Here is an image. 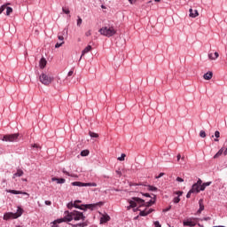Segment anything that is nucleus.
<instances>
[{
	"mask_svg": "<svg viewBox=\"0 0 227 227\" xmlns=\"http://www.w3.org/2000/svg\"><path fill=\"white\" fill-rule=\"evenodd\" d=\"M64 217L55 220L51 225V227H58L57 224H61V223H70L72 221H86V216L81 211L74 210V211H65Z\"/></svg>",
	"mask_w": 227,
	"mask_h": 227,
	"instance_id": "f257e3e1",
	"label": "nucleus"
},
{
	"mask_svg": "<svg viewBox=\"0 0 227 227\" xmlns=\"http://www.w3.org/2000/svg\"><path fill=\"white\" fill-rule=\"evenodd\" d=\"M129 205L127 206V210H130V208H136V207H146L149 208V207H152L153 203H155V200H151L148 202H145V200L139 198V197H133L131 200H129Z\"/></svg>",
	"mask_w": 227,
	"mask_h": 227,
	"instance_id": "f03ea898",
	"label": "nucleus"
},
{
	"mask_svg": "<svg viewBox=\"0 0 227 227\" xmlns=\"http://www.w3.org/2000/svg\"><path fill=\"white\" fill-rule=\"evenodd\" d=\"M98 33L103 36L111 38V36H114V35H116V29H114V27H103L98 30Z\"/></svg>",
	"mask_w": 227,
	"mask_h": 227,
	"instance_id": "7ed1b4c3",
	"label": "nucleus"
},
{
	"mask_svg": "<svg viewBox=\"0 0 227 227\" xmlns=\"http://www.w3.org/2000/svg\"><path fill=\"white\" fill-rule=\"evenodd\" d=\"M39 81L44 86H49L54 81V76L48 74L47 73H42L39 76Z\"/></svg>",
	"mask_w": 227,
	"mask_h": 227,
	"instance_id": "20e7f679",
	"label": "nucleus"
},
{
	"mask_svg": "<svg viewBox=\"0 0 227 227\" xmlns=\"http://www.w3.org/2000/svg\"><path fill=\"white\" fill-rule=\"evenodd\" d=\"M23 212H24V210L20 207H18L16 213H12V212L5 213L4 215V221H8L10 219H19V217H20V215H22Z\"/></svg>",
	"mask_w": 227,
	"mask_h": 227,
	"instance_id": "39448f33",
	"label": "nucleus"
},
{
	"mask_svg": "<svg viewBox=\"0 0 227 227\" xmlns=\"http://www.w3.org/2000/svg\"><path fill=\"white\" fill-rule=\"evenodd\" d=\"M19 133H14L11 135H1L0 139L1 141H5V143H17L19 141Z\"/></svg>",
	"mask_w": 227,
	"mask_h": 227,
	"instance_id": "423d86ee",
	"label": "nucleus"
},
{
	"mask_svg": "<svg viewBox=\"0 0 227 227\" xmlns=\"http://www.w3.org/2000/svg\"><path fill=\"white\" fill-rule=\"evenodd\" d=\"M200 185H201V179H198L197 183L192 186V189L186 194V198H191V195L194 193L198 194L200 192Z\"/></svg>",
	"mask_w": 227,
	"mask_h": 227,
	"instance_id": "0eeeda50",
	"label": "nucleus"
},
{
	"mask_svg": "<svg viewBox=\"0 0 227 227\" xmlns=\"http://www.w3.org/2000/svg\"><path fill=\"white\" fill-rule=\"evenodd\" d=\"M73 187H97V183H82V182H73L71 183Z\"/></svg>",
	"mask_w": 227,
	"mask_h": 227,
	"instance_id": "6e6552de",
	"label": "nucleus"
},
{
	"mask_svg": "<svg viewBox=\"0 0 227 227\" xmlns=\"http://www.w3.org/2000/svg\"><path fill=\"white\" fill-rule=\"evenodd\" d=\"M139 210V215L141 217H146V215L152 214L153 212V208L145 207L144 210L139 209V207L134 209V212Z\"/></svg>",
	"mask_w": 227,
	"mask_h": 227,
	"instance_id": "1a4fd4ad",
	"label": "nucleus"
},
{
	"mask_svg": "<svg viewBox=\"0 0 227 227\" xmlns=\"http://www.w3.org/2000/svg\"><path fill=\"white\" fill-rule=\"evenodd\" d=\"M209 185H212V182L203 183V181H201L200 185H199V192L200 191H205V189H207V187H208Z\"/></svg>",
	"mask_w": 227,
	"mask_h": 227,
	"instance_id": "9d476101",
	"label": "nucleus"
},
{
	"mask_svg": "<svg viewBox=\"0 0 227 227\" xmlns=\"http://www.w3.org/2000/svg\"><path fill=\"white\" fill-rule=\"evenodd\" d=\"M108 221H111V216L109 215H103L100 218V224L108 223Z\"/></svg>",
	"mask_w": 227,
	"mask_h": 227,
	"instance_id": "9b49d317",
	"label": "nucleus"
},
{
	"mask_svg": "<svg viewBox=\"0 0 227 227\" xmlns=\"http://www.w3.org/2000/svg\"><path fill=\"white\" fill-rule=\"evenodd\" d=\"M68 35V28H65L63 31H62V33H61V35H58V39L60 41V42H63L64 40H65V37H63V35Z\"/></svg>",
	"mask_w": 227,
	"mask_h": 227,
	"instance_id": "f8f14e48",
	"label": "nucleus"
},
{
	"mask_svg": "<svg viewBox=\"0 0 227 227\" xmlns=\"http://www.w3.org/2000/svg\"><path fill=\"white\" fill-rule=\"evenodd\" d=\"M91 49V45H88L86 48H84V50L82 51V55L80 57L79 61H81L82 59V56H84V54H88V52H90Z\"/></svg>",
	"mask_w": 227,
	"mask_h": 227,
	"instance_id": "ddd939ff",
	"label": "nucleus"
},
{
	"mask_svg": "<svg viewBox=\"0 0 227 227\" xmlns=\"http://www.w3.org/2000/svg\"><path fill=\"white\" fill-rule=\"evenodd\" d=\"M39 67L43 70L45 67H47V59L45 58H42L39 61Z\"/></svg>",
	"mask_w": 227,
	"mask_h": 227,
	"instance_id": "4468645a",
	"label": "nucleus"
},
{
	"mask_svg": "<svg viewBox=\"0 0 227 227\" xmlns=\"http://www.w3.org/2000/svg\"><path fill=\"white\" fill-rule=\"evenodd\" d=\"M189 12H190V17H192V19H196V17L200 15V13H198V10L190 9Z\"/></svg>",
	"mask_w": 227,
	"mask_h": 227,
	"instance_id": "2eb2a0df",
	"label": "nucleus"
},
{
	"mask_svg": "<svg viewBox=\"0 0 227 227\" xmlns=\"http://www.w3.org/2000/svg\"><path fill=\"white\" fill-rule=\"evenodd\" d=\"M98 204H84L82 205L83 210H86V208H89V210H93L95 207H97Z\"/></svg>",
	"mask_w": 227,
	"mask_h": 227,
	"instance_id": "dca6fc26",
	"label": "nucleus"
},
{
	"mask_svg": "<svg viewBox=\"0 0 227 227\" xmlns=\"http://www.w3.org/2000/svg\"><path fill=\"white\" fill-rule=\"evenodd\" d=\"M219 58V53L215 51V53H208V59L212 60H215Z\"/></svg>",
	"mask_w": 227,
	"mask_h": 227,
	"instance_id": "f3484780",
	"label": "nucleus"
},
{
	"mask_svg": "<svg viewBox=\"0 0 227 227\" xmlns=\"http://www.w3.org/2000/svg\"><path fill=\"white\" fill-rule=\"evenodd\" d=\"M51 182H56L57 184H65V182H67V180L65 178L52 177Z\"/></svg>",
	"mask_w": 227,
	"mask_h": 227,
	"instance_id": "a211bd4d",
	"label": "nucleus"
},
{
	"mask_svg": "<svg viewBox=\"0 0 227 227\" xmlns=\"http://www.w3.org/2000/svg\"><path fill=\"white\" fill-rule=\"evenodd\" d=\"M214 74L212 72H207L206 74H204L203 77L206 81H210V79H212Z\"/></svg>",
	"mask_w": 227,
	"mask_h": 227,
	"instance_id": "6ab92c4d",
	"label": "nucleus"
},
{
	"mask_svg": "<svg viewBox=\"0 0 227 227\" xmlns=\"http://www.w3.org/2000/svg\"><path fill=\"white\" fill-rule=\"evenodd\" d=\"M199 205H200V208L198 210L199 214H201V212H203V210H205V206L203 205V200H199Z\"/></svg>",
	"mask_w": 227,
	"mask_h": 227,
	"instance_id": "aec40b11",
	"label": "nucleus"
},
{
	"mask_svg": "<svg viewBox=\"0 0 227 227\" xmlns=\"http://www.w3.org/2000/svg\"><path fill=\"white\" fill-rule=\"evenodd\" d=\"M22 175H24V171H22L21 169H18L17 172L13 174L12 178L22 176Z\"/></svg>",
	"mask_w": 227,
	"mask_h": 227,
	"instance_id": "412c9836",
	"label": "nucleus"
},
{
	"mask_svg": "<svg viewBox=\"0 0 227 227\" xmlns=\"http://www.w3.org/2000/svg\"><path fill=\"white\" fill-rule=\"evenodd\" d=\"M71 226L72 227H86V226H88V222H82V223H76V224L71 223Z\"/></svg>",
	"mask_w": 227,
	"mask_h": 227,
	"instance_id": "4be33fe9",
	"label": "nucleus"
},
{
	"mask_svg": "<svg viewBox=\"0 0 227 227\" xmlns=\"http://www.w3.org/2000/svg\"><path fill=\"white\" fill-rule=\"evenodd\" d=\"M224 153V148H221L214 156V159H218V157H221Z\"/></svg>",
	"mask_w": 227,
	"mask_h": 227,
	"instance_id": "5701e85b",
	"label": "nucleus"
},
{
	"mask_svg": "<svg viewBox=\"0 0 227 227\" xmlns=\"http://www.w3.org/2000/svg\"><path fill=\"white\" fill-rule=\"evenodd\" d=\"M82 24V19L80 18V16H77V20H76V26L78 27H81V25Z\"/></svg>",
	"mask_w": 227,
	"mask_h": 227,
	"instance_id": "b1692460",
	"label": "nucleus"
},
{
	"mask_svg": "<svg viewBox=\"0 0 227 227\" xmlns=\"http://www.w3.org/2000/svg\"><path fill=\"white\" fill-rule=\"evenodd\" d=\"M81 155H82V157H88V155H90V151L83 150L81 152Z\"/></svg>",
	"mask_w": 227,
	"mask_h": 227,
	"instance_id": "393cba45",
	"label": "nucleus"
},
{
	"mask_svg": "<svg viewBox=\"0 0 227 227\" xmlns=\"http://www.w3.org/2000/svg\"><path fill=\"white\" fill-rule=\"evenodd\" d=\"M7 192H10L11 194H22V192L16 190H8Z\"/></svg>",
	"mask_w": 227,
	"mask_h": 227,
	"instance_id": "a878e982",
	"label": "nucleus"
},
{
	"mask_svg": "<svg viewBox=\"0 0 227 227\" xmlns=\"http://www.w3.org/2000/svg\"><path fill=\"white\" fill-rule=\"evenodd\" d=\"M73 207H74V208H79V210H84V207H82V206L77 205V201H74L73 203Z\"/></svg>",
	"mask_w": 227,
	"mask_h": 227,
	"instance_id": "bb28decb",
	"label": "nucleus"
},
{
	"mask_svg": "<svg viewBox=\"0 0 227 227\" xmlns=\"http://www.w3.org/2000/svg\"><path fill=\"white\" fill-rule=\"evenodd\" d=\"M11 13H13V9L12 7L6 8V15H10Z\"/></svg>",
	"mask_w": 227,
	"mask_h": 227,
	"instance_id": "cd10ccee",
	"label": "nucleus"
},
{
	"mask_svg": "<svg viewBox=\"0 0 227 227\" xmlns=\"http://www.w3.org/2000/svg\"><path fill=\"white\" fill-rule=\"evenodd\" d=\"M8 4H4L0 7V15H1V13H3L4 12V10L6 9V6H8Z\"/></svg>",
	"mask_w": 227,
	"mask_h": 227,
	"instance_id": "c85d7f7f",
	"label": "nucleus"
},
{
	"mask_svg": "<svg viewBox=\"0 0 227 227\" xmlns=\"http://www.w3.org/2000/svg\"><path fill=\"white\" fill-rule=\"evenodd\" d=\"M125 157H127V155H126L125 153H122V154L121 155V157H118V158H117V160L123 161V160H125Z\"/></svg>",
	"mask_w": 227,
	"mask_h": 227,
	"instance_id": "c756f323",
	"label": "nucleus"
},
{
	"mask_svg": "<svg viewBox=\"0 0 227 227\" xmlns=\"http://www.w3.org/2000/svg\"><path fill=\"white\" fill-rule=\"evenodd\" d=\"M62 173H64V175H67V176H72V177L75 176L74 174H70L68 171L65 169L62 170Z\"/></svg>",
	"mask_w": 227,
	"mask_h": 227,
	"instance_id": "7c9ffc66",
	"label": "nucleus"
},
{
	"mask_svg": "<svg viewBox=\"0 0 227 227\" xmlns=\"http://www.w3.org/2000/svg\"><path fill=\"white\" fill-rule=\"evenodd\" d=\"M89 136H90L91 137H98V134L92 131L89 132Z\"/></svg>",
	"mask_w": 227,
	"mask_h": 227,
	"instance_id": "2f4dec72",
	"label": "nucleus"
},
{
	"mask_svg": "<svg viewBox=\"0 0 227 227\" xmlns=\"http://www.w3.org/2000/svg\"><path fill=\"white\" fill-rule=\"evenodd\" d=\"M63 43H65V42L57 43L55 44V49H59V47H61V45H63Z\"/></svg>",
	"mask_w": 227,
	"mask_h": 227,
	"instance_id": "473e14b6",
	"label": "nucleus"
},
{
	"mask_svg": "<svg viewBox=\"0 0 227 227\" xmlns=\"http://www.w3.org/2000/svg\"><path fill=\"white\" fill-rule=\"evenodd\" d=\"M200 137H207V133H205L204 130H201V131L200 132Z\"/></svg>",
	"mask_w": 227,
	"mask_h": 227,
	"instance_id": "72a5a7b5",
	"label": "nucleus"
},
{
	"mask_svg": "<svg viewBox=\"0 0 227 227\" xmlns=\"http://www.w3.org/2000/svg\"><path fill=\"white\" fill-rule=\"evenodd\" d=\"M148 189H149V191H153V192L157 191V187H154V186H152V185H149Z\"/></svg>",
	"mask_w": 227,
	"mask_h": 227,
	"instance_id": "f704fd0d",
	"label": "nucleus"
},
{
	"mask_svg": "<svg viewBox=\"0 0 227 227\" xmlns=\"http://www.w3.org/2000/svg\"><path fill=\"white\" fill-rule=\"evenodd\" d=\"M62 12H63L64 13H66L67 15H68V13H70V10L66 9V8H62Z\"/></svg>",
	"mask_w": 227,
	"mask_h": 227,
	"instance_id": "c9c22d12",
	"label": "nucleus"
},
{
	"mask_svg": "<svg viewBox=\"0 0 227 227\" xmlns=\"http://www.w3.org/2000/svg\"><path fill=\"white\" fill-rule=\"evenodd\" d=\"M67 208H69L70 210H72V208H74V203L70 202L67 204Z\"/></svg>",
	"mask_w": 227,
	"mask_h": 227,
	"instance_id": "e433bc0d",
	"label": "nucleus"
},
{
	"mask_svg": "<svg viewBox=\"0 0 227 227\" xmlns=\"http://www.w3.org/2000/svg\"><path fill=\"white\" fill-rule=\"evenodd\" d=\"M215 137L219 138L221 137V133L219 131L215 132Z\"/></svg>",
	"mask_w": 227,
	"mask_h": 227,
	"instance_id": "4c0bfd02",
	"label": "nucleus"
},
{
	"mask_svg": "<svg viewBox=\"0 0 227 227\" xmlns=\"http://www.w3.org/2000/svg\"><path fill=\"white\" fill-rule=\"evenodd\" d=\"M174 203H180V197H175Z\"/></svg>",
	"mask_w": 227,
	"mask_h": 227,
	"instance_id": "58836bf2",
	"label": "nucleus"
},
{
	"mask_svg": "<svg viewBox=\"0 0 227 227\" xmlns=\"http://www.w3.org/2000/svg\"><path fill=\"white\" fill-rule=\"evenodd\" d=\"M20 194H23L24 196H27V198H29V193L26 192H21V193Z\"/></svg>",
	"mask_w": 227,
	"mask_h": 227,
	"instance_id": "ea45409f",
	"label": "nucleus"
},
{
	"mask_svg": "<svg viewBox=\"0 0 227 227\" xmlns=\"http://www.w3.org/2000/svg\"><path fill=\"white\" fill-rule=\"evenodd\" d=\"M154 226L155 227H161L160 223H159V221L154 222Z\"/></svg>",
	"mask_w": 227,
	"mask_h": 227,
	"instance_id": "a19ab883",
	"label": "nucleus"
},
{
	"mask_svg": "<svg viewBox=\"0 0 227 227\" xmlns=\"http://www.w3.org/2000/svg\"><path fill=\"white\" fill-rule=\"evenodd\" d=\"M86 36H91V30H89L85 33Z\"/></svg>",
	"mask_w": 227,
	"mask_h": 227,
	"instance_id": "79ce46f5",
	"label": "nucleus"
},
{
	"mask_svg": "<svg viewBox=\"0 0 227 227\" xmlns=\"http://www.w3.org/2000/svg\"><path fill=\"white\" fill-rule=\"evenodd\" d=\"M176 182L182 183V182H184V178H182V177H176Z\"/></svg>",
	"mask_w": 227,
	"mask_h": 227,
	"instance_id": "37998d69",
	"label": "nucleus"
},
{
	"mask_svg": "<svg viewBox=\"0 0 227 227\" xmlns=\"http://www.w3.org/2000/svg\"><path fill=\"white\" fill-rule=\"evenodd\" d=\"M176 194L177 196H182V194H184V192L178 191V192H176Z\"/></svg>",
	"mask_w": 227,
	"mask_h": 227,
	"instance_id": "c03bdc74",
	"label": "nucleus"
},
{
	"mask_svg": "<svg viewBox=\"0 0 227 227\" xmlns=\"http://www.w3.org/2000/svg\"><path fill=\"white\" fill-rule=\"evenodd\" d=\"M169 210H171V206H169L168 207L163 209V212H169Z\"/></svg>",
	"mask_w": 227,
	"mask_h": 227,
	"instance_id": "a18cd8bd",
	"label": "nucleus"
},
{
	"mask_svg": "<svg viewBox=\"0 0 227 227\" xmlns=\"http://www.w3.org/2000/svg\"><path fill=\"white\" fill-rule=\"evenodd\" d=\"M67 75L68 77H71V75H74V71L73 70L69 71Z\"/></svg>",
	"mask_w": 227,
	"mask_h": 227,
	"instance_id": "49530a36",
	"label": "nucleus"
},
{
	"mask_svg": "<svg viewBox=\"0 0 227 227\" xmlns=\"http://www.w3.org/2000/svg\"><path fill=\"white\" fill-rule=\"evenodd\" d=\"M164 175V173H160L159 176H156V178H162V176Z\"/></svg>",
	"mask_w": 227,
	"mask_h": 227,
	"instance_id": "de8ad7c7",
	"label": "nucleus"
},
{
	"mask_svg": "<svg viewBox=\"0 0 227 227\" xmlns=\"http://www.w3.org/2000/svg\"><path fill=\"white\" fill-rule=\"evenodd\" d=\"M44 203H45V205H48V206H49V205H52V202H51L50 200H45Z\"/></svg>",
	"mask_w": 227,
	"mask_h": 227,
	"instance_id": "09e8293b",
	"label": "nucleus"
},
{
	"mask_svg": "<svg viewBox=\"0 0 227 227\" xmlns=\"http://www.w3.org/2000/svg\"><path fill=\"white\" fill-rule=\"evenodd\" d=\"M129 3H130V4H134V3H136V0H128Z\"/></svg>",
	"mask_w": 227,
	"mask_h": 227,
	"instance_id": "8fccbe9b",
	"label": "nucleus"
},
{
	"mask_svg": "<svg viewBox=\"0 0 227 227\" xmlns=\"http://www.w3.org/2000/svg\"><path fill=\"white\" fill-rule=\"evenodd\" d=\"M116 174H117L119 176H121V171H120V170H116Z\"/></svg>",
	"mask_w": 227,
	"mask_h": 227,
	"instance_id": "3c124183",
	"label": "nucleus"
},
{
	"mask_svg": "<svg viewBox=\"0 0 227 227\" xmlns=\"http://www.w3.org/2000/svg\"><path fill=\"white\" fill-rule=\"evenodd\" d=\"M180 159H182V155L177 154V161H179V160H180Z\"/></svg>",
	"mask_w": 227,
	"mask_h": 227,
	"instance_id": "603ef678",
	"label": "nucleus"
},
{
	"mask_svg": "<svg viewBox=\"0 0 227 227\" xmlns=\"http://www.w3.org/2000/svg\"><path fill=\"white\" fill-rule=\"evenodd\" d=\"M144 196H145V198H150V194L149 193H145V194H144Z\"/></svg>",
	"mask_w": 227,
	"mask_h": 227,
	"instance_id": "864d4df0",
	"label": "nucleus"
},
{
	"mask_svg": "<svg viewBox=\"0 0 227 227\" xmlns=\"http://www.w3.org/2000/svg\"><path fill=\"white\" fill-rule=\"evenodd\" d=\"M215 141L216 143H219V138L215 137Z\"/></svg>",
	"mask_w": 227,
	"mask_h": 227,
	"instance_id": "5fc2aeb1",
	"label": "nucleus"
},
{
	"mask_svg": "<svg viewBox=\"0 0 227 227\" xmlns=\"http://www.w3.org/2000/svg\"><path fill=\"white\" fill-rule=\"evenodd\" d=\"M34 148H38V145H34Z\"/></svg>",
	"mask_w": 227,
	"mask_h": 227,
	"instance_id": "6e6d98bb",
	"label": "nucleus"
},
{
	"mask_svg": "<svg viewBox=\"0 0 227 227\" xmlns=\"http://www.w3.org/2000/svg\"><path fill=\"white\" fill-rule=\"evenodd\" d=\"M101 8H102L103 10H106L105 5H101Z\"/></svg>",
	"mask_w": 227,
	"mask_h": 227,
	"instance_id": "4d7b16f0",
	"label": "nucleus"
},
{
	"mask_svg": "<svg viewBox=\"0 0 227 227\" xmlns=\"http://www.w3.org/2000/svg\"><path fill=\"white\" fill-rule=\"evenodd\" d=\"M155 3H160V0H154Z\"/></svg>",
	"mask_w": 227,
	"mask_h": 227,
	"instance_id": "13d9d810",
	"label": "nucleus"
},
{
	"mask_svg": "<svg viewBox=\"0 0 227 227\" xmlns=\"http://www.w3.org/2000/svg\"><path fill=\"white\" fill-rule=\"evenodd\" d=\"M76 201V203H81V200H75Z\"/></svg>",
	"mask_w": 227,
	"mask_h": 227,
	"instance_id": "bf43d9fd",
	"label": "nucleus"
},
{
	"mask_svg": "<svg viewBox=\"0 0 227 227\" xmlns=\"http://www.w3.org/2000/svg\"><path fill=\"white\" fill-rule=\"evenodd\" d=\"M209 218H204V221H208Z\"/></svg>",
	"mask_w": 227,
	"mask_h": 227,
	"instance_id": "052dcab7",
	"label": "nucleus"
},
{
	"mask_svg": "<svg viewBox=\"0 0 227 227\" xmlns=\"http://www.w3.org/2000/svg\"><path fill=\"white\" fill-rule=\"evenodd\" d=\"M23 182H27V180H26V179H23Z\"/></svg>",
	"mask_w": 227,
	"mask_h": 227,
	"instance_id": "680f3d73",
	"label": "nucleus"
},
{
	"mask_svg": "<svg viewBox=\"0 0 227 227\" xmlns=\"http://www.w3.org/2000/svg\"><path fill=\"white\" fill-rule=\"evenodd\" d=\"M184 158L183 157V158H182V160H184Z\"/></svg>",
	"mask_w": 227,
	"mask_h": 227,
	"instance_id": "e2e57ef3",
	"label": "nucleus"
}]
</instances>
